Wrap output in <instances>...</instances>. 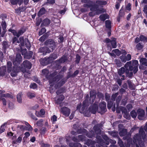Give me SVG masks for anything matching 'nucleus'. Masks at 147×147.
Returning a JSON list of instances; mask_svg holds the SVG:
<instances>
[{"label": "nucleus", "instance_id": "1", "mask_svg": "<svg viewBox=\"0 0 147 147\" xmlns=\"http://www.w3.org/2000/svg\"><path fill=\"white\" fill-rule=\"evenodd\" d=\"M140 134H136L133 137V142L136 147H143L144 146V143L142 141L141 138L144 140L146 138V135L142 128H140L139 130Z\"/></svg>", "mask_w": 147, "mask_h": 147}, {"label": "nucleus", "instance_id": "2", "mask_svg": "<svg viewBox=\"0 0 147 147\" xmlns=\"http://www.w3.org/2000/svg\"><path fill=\"white\" fill-rule=\"evenodd\" d=\"M16 36H14L12 39L13 44H16L20 43V45L22 46H25L27 49L29 50L31 47V44L28 39L27 38H24V36H21L19 38V40Z\"/></svg>", "mask_w": 147, "mask_h": 147}, {"label": "nucleus", "instance_id": "3", "mask_svg": "<svg viewBox=\"0 0 147 147\" xmlns=\"http://www.w3.org/2000/svg\"><path fill=\"white\" fill-rule=\"evenodd\" d=\"M132 64L131 61L127 62L124 66L125 67L126 69H127L129 71H129H133V73L136 74L138 70V61L136 60H134L133 61Z\"/></svg>", "mask_w": 147, "mask_h": 147}, {"label": "nucleus", "instance_id": "4", "mask_svg": "<svg viewBox=\"0 0 147 147\" xmlns=\"http://www.w3.org/2000/svg\"><path fill=\"white\" fill-rule=\"evenodd\" d=\"M103 138L105 141L102 139L100 136H96V138L97 143L99 144V147H106L107 145L109 144V141L110 139L106 134L103 135L102 136Z\"/></svg>", "mask_w": 147, "mask_h": 147}, {"label": "nucleus", "instance_id": "5", "mask_svg": "<svg viewBox=\"0 0 147 147\" xmlns=\"http://www.w3.org/2000/svg\"><path fill=\"white\" fill-rule=\"evenodd\" d=\"M117 72L119 76H121L125 73L126 77H128L130 78H131L133 76V73L132 71L130 72L129 74H128L129 71L128 69L125 68L124 66L118 69Z\"/></svg>", "mask_w": 147, "mask_h": 147}, {"label": "nucleus", "instance_id": "6", "mask_svg": "<svg viewBox=\"0 0 147 147\" xmlns=\"http://www.w3.org/2000/svg\"><path fill=\"white\" fill-rule=\"evenodd\" d=\"M26 27L23 26L21 27L17 32L16 30L9 29L8 30L9 32H11L14 36L19 38L26 32Z\"/></svg>", "mask_w": 147, "mask_h": 147}, {"label": "nucleus", "instance_id": "7", "mask_svg": "<svg viewBox=\"0 0 147 147\" xmlns=\"http://www.w3.org/2000/svg\"><path fill=\"white\" fill-rule=\"evenodd\" d=\"M44 44L47 46L53 52L56 47V43L53 39H50L47 40L44 42Z\"/></svg>", "mask_w": 147, "mask_h": 147}, {"label": "nucleus", "instance_id": "8", "mask_svg": "<svg viewBox=\"0 0 147 147\" xmlns=\"http://www.w3.org/2000/svg\"><path fill=\"white\" fill-rule=\"evenodd\" d=\"M32 66V63L29 61L25 60L21 65V71L24 73L26 71V69H30Z\"/></svg>", "mask_w": 147, "mask_h": 147}, {"label": "nucleus", "instance_id": "9", "mask_svg": "<svg viewBox=\"0 0 147 147\" xmlns=\"http://www.w3.org/2000/svg\"><path fill=\"white\" fill-rule=\"evenodd\" d=\"M81 1L82 3H85L84 5V7H87V8L92 7L90 8V9H92V8L97 9L98 5H96L94 2H92L90 0H81Z\"/></svg>", "mask_w": 147, "mask_h": 147}, {"label": "nucleus", "instance_id": "10", "mask_svg": "<svg viewBox=\"0 0 147 147\" xmlns=\"http://www.w3.org/2000/svg\"><path fill=\"white\" fill-rule=\"evenodd\" d=\"M123 140H126L124 143L125 147H130L131 145L132 144V139L131 138V135L130 134H128L127 135L124 136L123 138Z\"/></svg>", "mask_w": 147, "mask_h": 147}, {"label": "nucleus", "instance_id": "11", "mask_svg": "<svg viewBox=\"0 0 147 147\" xmlns=\"http://www.w3.org/2000/svg\"><path fill=\"white\" fill-rule=\"evenodd\" d=\"M18 65H15L12 67V72L10 74L11 76L14 77L17 75V73L21 71V67L17 66Z\"/></svg>", "mask_w": 147, "mask_h": 147}, {"label": "nucleus", "instance_id": "12", "mask_svg": "<svg viewBox=\"0 0 147 147\" xmlns=\"http://www.w3.org/2000/svg\"><path fill=\"white\" fill-rule=\"evenodd\" d=\"M97 93L95 90H91L90 92L89 103L93 104L96 98Z\"/></svg>", "mask_w": 147, "mask_h": 147}, {"label": "nucleus", "instance_id": "13", "mask_svg": "<svg viewBox=\"0 0 147 147\" xmlns=\"http://www.w3.org/2000/svg\"><path fill=\"white\" fill-rule=\"evenodd\" d=\"M92 11L89 13L90 17H93L96 15H98L106 12V10H90Z\"/></svg>", "mask_w": 147, "mask_h": 147}, {"label": "nucleus", "instance_id": "14", "mask_svg": "<svg viewBox=\"0 0 147 147\" xmlns=\"http://www.w3.org/2000/svg\"><path fill=\"white\" fill-rule=\"evenodd\" d=\"M138 114V118L140 120H143L145 119V111L140 109H138L137 110Z\"/></svg>", "mask_w": 147, "mask_h": 147}, {"label": "nucleus", "instance_id": "15", "mask_svg": "<svg viewBox=\"0 0 147 147\" xmlns=\"http://www.w3.org/2000/svg\"><path fill=\"white\" fill-rule=\"evenodd\" d=\"M92 104V105L89 107V109L90 111L92 113L95 114L98 109V104L96 102H95L94 104Z\"/></svg>", "mask_w": 147, "mask_h": 147}, {"label": "nucleus", "instance_id": "16", "mask_svg": "<svg viewBox=\"0 0 147 147\" xmlns=\"http://www.w3.org/2000/svg\"><path fill=\"white\" fill-rule=\"evenodd\" d=\"M38 52L42 53L43 55H45L47 53H51V51L48 47L45 46L40 47L38 49Z\"/></svg>", "mask_w": 147, "mask_h": 147}, {"label": "nucleus", "instance_id": "17", "mask_svg": "<svg viewBox=\"0 0 147 147\" xmlns=\"http://www.w3.org/2000/svg\"><path fill=\"white\" fill-rule=\"evenodd\" d=\"M86 137L83 135H79L78 136L73 137L72 140L75 142H83L86 140Z\"/></svg>", "mask_w": 147, "mask_h": 147}, {"label": "nucleus", "instance_id": "18", "mask_svg": "<svg viewBox=\"0 0 147 147\" xmlns=\"http://www.w3.org/2000/svg\"><path fill=\"white\" fill-rule=\"evenodd\" d=\"M61 113L66 117H68L70 113V109L66 107H63L61 108Z\"/></svg>", "mask_w": 147, "mask_h": 147}, {"label": "nucleus", "instance_id": "19", "mask_svg": "<svg viewBox=\"0 0 147 147\" xmlns=\"http://www.w3.org/2000/svg\"><path fill=\"white\" fill-rule=\"evenodd\" d=\"M102 124L100 123L95 125L93 127V129L96 133L97 134H101V128L102 127Z\"/></svg>", "mask_w": 147, "mask_h": 147}, {"label": "nucleus", "instance_id": "20", "mask_svg": "<svg viewBox=\"0 0 147 147\" xmlns=\"http://www.w3.org/2000/svg\"><path fill=\"white\" fill-rule=\"evenodd\" d=\"M40 64L43 66H45L51 63V60H50V58H45L41 59L40 60Z\"/></svg>", "mask_w": 147, "mask_h": 147}, {"label": "nucleus", "instance_id": "21", "mask_svg": "<svg viewBox=\"0 0 147 147\" xmlns=\"http://www.w3.org/2000/svg\"><path fill=\"white\" fill-rule=\"evenodd\" d=\"M22 58L21 55L18 53L16 55L15 59L13 62V64L15 65H19L22 61Z\"/></svg>", "mask_w": 147, "mask_h": 147}, {"label": "nucleus", "instance_id": "22", "mask_svg": "<svg viewBox=\"0 0 147 147\" xmlns=\"http://www.w3.org/2000/svg\"><path fill=\"white\" fill-rule=\"evenodd\" d=\"M99 107L102 113H105L107 110L106 109V103L103 101L99 104Z\"/></svg>", "mask_w": 147, "mask_h": 147}, {"label": "nucleus", "instance_id": "23", "mask_svg": "<svg viewBox=\"0 0 147 147\" xmlns=\"http://www.w3.org/2000/svg\"><path fill=\"white\" fill-rule=\"evenodd\" d=\"M140 62L141 66H139V68L140 69H142V66L144 65L147 66V59L145 58H141L140 60Z\"/></svg>", "mask_w": 147, "mask_h": 147}, {"label": "nucleus", "instance_id": "24", "mask_svg": "<svg viewBox=\"0 0 147 147\" xmlns=\"http://www.w3.org/2000/svg\"><path fill=\"white\" fill-rule=\"evenodd\" d=\"M1 25L2 28V34H1V36L3 37L4 36V35L6 32V29L7 27V24L5 21H2Z\"/></svg>", "mask_w": 147, "mask_h": 147}, {"label": "nucleus", "instance_id": "25", "mask_svg": "<svg viewBox=\"0 0 147 147\" xmlns=\"http://www.w3.org/2000/svg\"><path fill=\"white\" fill-rule=\"evenodd\" d=\"M50 23V20L48 18H46L42 21L41 24V27L48 26Z\"/></svg>", "mask_w": 147, "mask_h": 147}, {"label": "nucleus", "instance_id": "26", "mask_svg": "<svg viewBox=\"0 0 147 147\" xmlns=\"http://www.w3.org/2000/svg\"><path fill=\"white\" fill-rule=\"evenodd\" d=\"M65 99V96L63 94L59 95L58 98L55 100V103L57 104H60Z\"/></svg>", "mask_w": 147, "mask_h": 147}, {"label": "nucleus", "instance_id": "27", "mask_svg": "<svg viewBox=\"0 0 147 147\" xmlns=\"http://www.w3.org/2000/svg\"><path fill=\"white\" fill-rule=\"evenodd\" d=\"M68 60V58L67 56L63 55L59 59L57 60L56 61L59 63H64Z\"/></svg>", "mask_w": 147, "mask_h": 147}, {"label": "nucleus", "instance_id": "28", "mask_svg": "<svg viewBox=\"0 0 147 147\" xmlns=\"http://www.w3.org/2000/svg\"><path fill=\"white\" fill-rule=\"evenodd\" d=\"M99 18L101 21L104 22L106 19H109V16L106 13L102 14L100 16Z\"/></svg>", "mask_w": 147, "mask_h": 147}, {"label": "nucleus", "instance_id": "29", "mask_svg": "<svg viewBox=\"0 0 147 147\" xmlns=\"http://www.w3.org/2000/svg\"><path fill=\"white\" fill-rule=\"evenodd\" d=\"M88 10H72V11L74 15L79 16L81 13H83L87 11Z\"/></svg>", "mask_w": 147, "mask_h": 147}, {"label": "nucleus", "instance_id": "30", "mask_svg": "<svg viewBox=\"0 0 147 147\" xmlns=\"http://www.w3.org/2000/svg\"><path fill=\"white\" fill-rule=\"evenodd\" d=\"M85 134L90 138H92L95 136L94 132L92 130L88 132L86 130V132H85Z\"/></svg>", "mask_w": 147, "mask_h": 147}, {"label": "nucleus", "instance_id": "31", "mask_svg": "<svg viewBox=\"0 0 147 147\" xmlns=\"http://www.w3.org/2000/svg\"><path fill=\"white\" fill-rule=\"evenodd\" d=\"M6 68L5 66H3L0 67V76H5L6 72Z\"/></svg>", "mask_w": 147, "mask_h": 147}, {"label": "nucleus", "instance_id": "32", "mask_svg": "<svg viewBox=\"0 0 147 147\" xmlns=\"http://www.w3.org/2000/svg\"><path fill=\"white\" fill-rule=\"evenodd\" d=\"M69 146L71 147H87L86 145L82 146L80 143H70L69 144Z\"/></svg>", "mask_w": 147, "mask_h": 147}, {"label": "nucleus", "instance_id": "33", "mask_svg": "<svg viewBox=\"0 0 147 147\" xmlns=\"http://www.w3.org/2000/svg\"><path fill=\"white\" fill-rule=\"evenodd\" d=\"M125 15V13L123 11V10H120L118 16L117 18V21L119 22L121 18L123 17Z\"/></svg>", "mask_w": 147, "mask_h": 147}, {"label": "nucleus", "instance_id": "34", "mask_svg": "<svg viewBox=\"0 0 147 147\" xmlns=\"http://www.w3.org/2000/svg\"><path fill=\"white\" fill-rule=\"evenodd\" d=\"M49 71L48 69H43L42 70V75H45L46 78H49Z\"/></svg>", "mask_w": 147, "mask_h": 147}, {"label": "nucleus", "instance_id": "35", "mask_svg": "<svg viewBox=\"0 0 147 147\" xmlns=\"http://www.w3.org/2000/svg\"><path fill=\"white\" fill-rule=\"evenodd\" d=\"M127 129H123L119 131V134L120 136L121 137H123V136H125L128 135L127 134Z\"/></svg>", "mask_w": 147, "mask_h": 147}, {"label": "nucleus", "instance_id": "36", "mask_svg": "<svg viewBox=\"0 0 147 147\" xmlns=\"http://www.w3.org/2000/svg\"><path fill=\"white\" fill-rule=\"evenodd\" d=\"M105 27L108 30H111V23L109 20H107L105 22Z\"/></svg>", "mask_w": 147, "mask_h": 147}, {"label": "nucleus", "instance_id": "37", "mask_svg": "<svg viewBox=\"0 0 147 147\" xmlns=\"http://www.w3.org/2000/svg\"><path fill=\"white\" fill-rule=\"evenodd\" d=\"M22 135H20L18 138L17 140H13L12 142V143L14 144H17L18 143H20L22 140Z\"/></svg>", "mask_w": 147, "mask_h": 147}, {"label": "nucleus", "instance_id": "38", "mask_svg": "<svg viewBox=\"0 0 147 147\" xmlns=\"http://www.w3.org/2000/svg\"><path fill=\"white\" fill-rule=\"evenodd\" d=\"M89 105L87 104H84L82 102V105L81 109L80 111V112L81 113H84L85 112V109L86 107L89 106Z\"/></svg>", "mask_w": 147, "mask_h": 147}, {"label": "nucleus", "instance_id": "39", "mask_svg": "<svg viewBox=\"0 0 147 147\" xmlns=\"http://www.w3.org/2000/svg\"><path fill=\"white\" fill-rule=\"evenodd\" d=\"M114 52L117 54L118 53L120 55L121 53L124 55H126L127 54V52L124 49H122L121 51V52L118 49L113 50Z\"/></svg>", "mask_w": 147, "mask_h": 147}, {"label": "nucleus", "instance_id": "40", "mask_svg": "<svg viewBox=\"0 0 147 147\" xmlns=\"http://www.w3.org/2000/svg\"><path fill=\"white\" fill-rule=\"evenodd\" d=\"M33 52L30 51L28 53H27L24 55V57L26 59H30L31 58L33 55Z\"/></svg>", "mask_w": 147, "mask_h": 147}, {"label": "nucleus", "instance_id": "41", "mask_svg": "<svg viewBox=\"0 0 147 147\" xmlns=\"http://www.w3.org/2000/svg\"><path fill=\"white\" fill-rule=\"evenodd\" d=\"M67 80L65 78H63L60 81L58 82L57 83V86L59 87L62 86L65 83Z\"/></svg>", "mask_w": 147, "mask_h": 147}, {"label": "nucleus", "instance_id": "42", "mask_svg": "<svg viewBox=\"0 0 147 147\" xmlns=\"http://www.w3.org/2000/svg\"><path fill=\"white\" fill-rule=\"evenodd\" d=\"M95 143V142L94 141L90 139H88L85 142V144L87 145L88 146H90L91 145H94Z\"/></svg>", "mask_w": 147, "mask_h": 147}, {"label": "nucleus", "instance_id": "43", "mask_svg": "<svg viewBox=\"0 0 147 147\" xmlns=\"http://www.w3.org/2000/svg\"><path fill=\"white\" fill-rule=\"evenodd\" d=\"M7 71L9 73L12 71V63L10 61H8L7 62Z\"/></svg>", "mask_w": 147, "mask_h": 147}, {"label": "nucleus", "instance_id": "44", "mask_svg": "<svg viewBox=\"0 0 147 147\" xmlns=\"http://www.w3.org/2000/svg\"><path fill=\"white\" fill-rule=\"evenodd\" d=\"M65 92V89L64 87H62L58 89L56 92L57 95H59L61 94H63Z\"/></svg>", "mask_w": 147, "mask_h": 147}, {"label": "nucleus", "instance_id": "45", "mask_svg": "<svg viewBox=\"0 0 147 147\" xmlns=\"http://www.w3.org/2000/svg\"><path fill=\"white\" fill-rule=\"evenodd\" d=\"M84 100L83 102L84 104H87L89 105V95L88 94H87L86 95L84 96Z\"/></svg>", "mask_w": 147, "mask_h": 147}, {"label": "nucleus", "instance_id": "46", "mask_svg": "<svg viewBox=\"0 0 147 147\" xmlns=\"http://www.w3.org/2000/svg\"><path fill=\"white\" fill-rule=\"evenodd\" d=\"M7 125V123L5 122L1 126L0 128V133L4 132L5 130V128Z\"/></svg>", "mask_w": 147, "mask_h": 147}, {"label": "nucleus", "instance_id": "47", "mask_svg": "<svg viewBox=\"0 0 147 147\" xmlns=\"http://www.w3.org/2000/svg\"><path fill=\"white\" fill-rule=\"evenodd\" d=\"M11 3L13 5H15L18 3L19 5H20L22 1V0H10Z\"/></svg>", "mask_w": 147, "mask_h": 147}, {"label": "nucleus", "instance_id": "48", "mask_svg": "<svg viewBox=\"0 0 147 147\" xmlns=\"http://www.w3.org/2000/svg\"><path fill=\"white\" fill-rule=\"evenodd\" d=\"M3 97L5 98L8 97L11 98H13V96L12 95L8 93L2 94L0 96V99H1V98H3Z\"/></svg>", "mask_w": 147, "mask_h": 147}, {"label": "nucleus", "instance_id": "49", "mask_svg": "<svg viewBox=\"0 0 147 147\" xmlns=\"http://www.w3.org/2000/svg\"><path fill=\"white\" fill-rule=\"evenodd\" d=\"M3 46V49L5 51L8 48V44L7 42L5 41H4L2 44Z\"/></svg>", "mask_w": 147, "mask_h": 147}, {"label": "nucleus", "instance_id": "50", "mask_svg": "<svg viewBox=\"0 0 147 147\" xmlns=\"http://www.w3.org/2000/svg\"><path fill=\"white\" fill-rule=\"evenodd\" d=\"M57 57V54L53 53L51 54L49 58H50V60H51L52 62L53 60L56 59Z\"/></svg>", "mask_w": 147, "mask_h": 147}, {"label": "nucleus", "instance_id": "51", "mask_svg": "<svg viewBox=\"0 0 147 147\" xmlns=\"http://www.w3.org/2000/svg\"><path fill=\"white\" fill-rule=\"evenodd\" d=\"M114 102L113 101L111 100L107 101V107L109 109H110L114 105Z\"/></svg>", "mask_w": 147, "mask_h": 147}, {"label": "nucleus", "instance_id": "52", "mask_svg": "<svg viewBox=\"0 0 147 147\" xmlns=\"http://www.w3.org/2000/svg\"><path fill=\"white\" fill-rule=\"evenodd\" d=\"M143 46L142 43L139 42L136 45V48L138 50L140 51L143 48Z\"/></svg>", "mask_w": 147, "mask_h": 147}, {"label": "nucleus", "instance_id": "53", "mask_svg": "<svg viewBox=\"0 0 147 147\" xmlns=\"http://www.w3.org/2000/svg\"><path fill=\"white\" fill-rule=\"evenodd\" d=\"M22 93H19L17 95V101L19 103L22 102Z\"/></svg>", "mask_w": 147, "mask_h": 147}, {"label": "nucleus", "instance_id": "54", "mask_svg": "<svg viewBox=\"0 0 147 147\" xmlns=\"http://www.w3.org/2000/svg\"><path fill=\"white\" fill-rule=\"evenodd\" d=\"M76 60L75 62L76 64H78L79 63L80 60L81 58V57L78 54H76Z\"/></svg>", "mask_w": 147, "mask_h": 147}, {"label": "nucleus", "instance_id": "55", "mask_svg": "<svg viewBox=\"0 0 147 147\" xmlns=\"http://www.w3.org/2000/svg\"><path fill=\"white\" fill-rule=\"evenodd\" d=\"M137 112L136 113L135 110L132 111L130 113V114L131 117L134 119L136 118L137 116Z\"/></svg>", "mask_w": 147, "mask_h": 147}, {"label": "nucleus", "instance_id": "56", "mask_svg": "<svg viewBox=\"0 0 147 147\" xmlns=\"http://www.w3.org/2000/svg\"><path fill=\"white\" fill-rule=\"evenodd\" d=\"M86 132V130L84 128H80L78 129L77 130V132L78 134H85V132Z\"/></svg>", "mask_w": 147, "mask_h": 147}, {"label": "nucleus", "instance_id": "57", "mask_svg": "<svg viewBox=\"0 0 147 147\" xmlns=\"http://www.w3.org/2000/svg\"><path fill=\"white\" fill-rule=\"evenodd\" d=\"M140 38L141 41L144 42H147V37L143 35H141L140 36Z\"/></svg>", "mask_w": 147, "mask_h": 147}, {"label": "nucleus", "instance_id": "58", "mask_svg": "<svg viewBox=\"0 0 147 147\" xmlns=\"http://www.w3.org/2000/svg\"><path fill=\"white\" fill-rule=\"evenodd\" d=\"M46 12V10H39L38 15L39 17H40L45 14Z\"/></svg>", "mask_w": 147, "mask_h": 147}, {"label": "nucleus", "instance_id": "59", "mask_svg": "<svg viewBox=\"0 0 147 147\" xmlns=\"http://www.w3.org/2000/svg\"><path fill=\"white\" fill-rule=\"evenodd\" d=\"M97 96L100 100L101 99H103L104 97V94L100 92H97Z\"/></svg>", "mask_w": 147, "mask_h": 147}, {"label": "nucleus", "instance_id": "60", "mask_svg": "<svg viewBox=\"0 0 147 147\" xmlns=\"http://www.w3.org/2000/svg\"><path fill=\"white\" fill-rule=\"evenodd\" d=\"M118 144L120 147H125L123 141L119 138H118Z\"/></svg>", "mask_w": 147, "mask_h": 147}, {"label": "nucleus", "instance_id": "61", "mask_svg": "<svg viewBox=\"0 0 147 147\" xmlns=\"http://www.w3.org/2000/svg\"><path fill=\"white\" fill-rule=\"evenodd\" d=\"M49 78H46L47 80H49V82L50 84H52L53 82H56V80L54 79V77H52L51 76H49Z\"/></svg>", "mask_w": 147, "mask_h": 147}, {"label": "nucleus", "instance_id": "62", "mask_svg": "<svg viewBox=\"0 0 147 147\" xmlns=\"http://www.w3.org/2000/svg\"><path fill=\"white\" fill-rule=\"evenodd\" d=\"M63 77V76L60 74H58L56 75L54 77V79L56 80V81L58 82Z\"/></svg>", "mask_w": 147, "mask_h": 147}, {"label": "nucleus", "instance_id": "63", "mask_svg": "<svg viewBox=\"0 0 147 147\" xmlns=\"http://www.w3.org/2000/svg\"><path fill=\"white\" fill-rule=\"evenodd\" d=\"M46 30L45 28H41L39 32V35L40 36L46 32Z\"/></svg>", "mask_w": 147, "mask_h": 147}, {"label": "nucleus", "instance_id": "64", "mask_svg": "<svg viewBox=\"0 0 147 147\" xmlns=\"http://www.w3.org/2000/svg\"><path fill=\"white\" fill-rule=\"evenodd\" d=\"M40 144L41 147H50V146L49 144H45L43 142H41Z\"/></svg>", "mask_w": 147, "mask_h": 147}]
</instances>
